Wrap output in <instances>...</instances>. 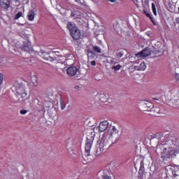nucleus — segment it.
I'll return each instance as SVG.
<instances>
[{
	"label": "nucleus",
	"instance_id": "39",
	"mask_svg": "<svg viewBox=\"0 0 179 179\" xmlns=\"http://www.w3.org/2000/svg\"><path fill=\"white\" fill-rule=\"evenodd\" d=\"M137 2H138V0H134L135 3H137Z\"/></svg>",
	"mask_w": 179,
	"mask_h": 179
},
{
	"label": "nucleus",
	"instance_id": "36",
	"mask_svg": "<svg viewBox=\"0 0 179 179\" xmlns=\"http://www.w3.org/2000/svg\"><path fill=\"white\" fill-rule=\"evenodd\" d=\"M109 2H112V3H115L117 2V0H108Z\"/></svg>",
	"mask_w": 179,
	"mask_h": 179
},
{
	"label": "nucleus",
	"instance_id": "4",
	"mask_svg": "<svg viewBox=\"0 0 179 179\" xmlns=\"http://www.w3.org/2000/svg\"><path fill=\"white\" fill-rule=\"evenodd\" d=\"M120 131L117 129V127L115 126H112L111 129L108 130V136L109 137V139H113V138H115V142L114 143L118 142V139H120V134H119Z\"/></svg>",
	"mask_w": 179,
	"mask_h": 179
},
{
	"label": "nucleus",
	"instance_id": "7",
	"mask_svg": "<svg viewBox=\"0 0 179 179\" xmlns=\"http://www.w3.org/2000/svg\"><path fill=\"white\" fill-rule=\"evenodd\" d=\"M93 145V140L87 138L85 143V154L87 156H90V149H92V146Z\"/></svg>",
	"mask_w": 179,
	"mask_h": 179
},
{
	"label": "nucleus",
	"instance_id": "5",
	"mask_svg": "<svg viewBox=\"0 0 179 179\" xmlns=\"http://www.w3.org/2000/svg\"><path fill=\"white\" fill-rule=\"evenodd\" d=\"M169 173H171L174 179H179V167L178 166H169L167 169Z\"/></svg>",
	"mask_w": 179,
	"mask_h": 179
},
{
	"label": "nucleus",
	"instance_id": "12",
	"mask_svg": "<svg viewBox=\"0 0 179 179\" xmlns=\"http://www.w3.org/2000/svg\"><path fill=\"white\" fill-rule=\"evenodd\" d=\"M42 58H43L45 61H50V62H52V61L55 60V59L53 57L50 56V54L45 52L42 53Z\"/></svg>",
	"mask_w": 179,
	"mask_h": 179
},
{
	"label": "nucleus",
	"instance_id": "27",
	"mask_svg": "<svg viewBox=\"0 0 179 179\" xmlns=\"http://www.w3.org/2000/svg\"><path fill=\"white\" fill-rule=\"evenodd\" d=\"M112 69H113V71H120V70L121 69V65L117 64V66H113L112 67Z\"/></svg>",
	"mask_w": 179,
	"mask_h": 179
},
{
	"label": "nucleus",
	"instance_id": "26",
	"mask_svg": "<svg viewBox=\"0 0 179 179\" xmlns=\"http://www.w3.org/2000/svg\"><path fill=\"white\" fill-rule=\"evenodd\" d=\"M93 50L95 52H99V54L101 52V49L98 46H93Z\"/></svg>",
	"mask_w": 179,
	"mask_h": 179
},
{
	"label": "nucleus",
	"instance_id": "22",
	"mask_svg": "<svg viewBox=\"0 0 179 179\" xmlns=\"http://www.w3.org/2000/svg\"><path fill=\"white\" fill-rule=\"evenodd\" d=\"M100 100L103 102L105 103V101H107V96L104 94H101L99 96Z\"/></svg>",
	"mask_w": 179,
	"mask_h": 179
},
{
	"label": "nucleus",
	"instance_id": "40",
	"mask_svg": "<svg viewBox=\"0 0 179 179\" xmlns=\"http://www.w3.org/2000/svg\"><path fill=\"white\" fill-rule=\"evenodd\" d=\"M178 152H179V147H178Z\"/></svg>",
	"mask_w": 179,
	"mask_h": 179
},
{
	"label": "nucleus",
	"instance_id": "8",
	"mask_svg": "<svg viewBox=\"0 0 179 179\" xmlns=\"http://www.w3.org/2000/svg\"><path fill=\"white\" fill-rule=\"evenodd\" d=\"M16 92L19 96H21L22 99H26L27 97V92L24 89V87L20 86L16 88Z\"/></svg>",
	"mask_w": 179,
	"mask_h": 179
},
{
	"label": "nucleus",
	"instance_id": "19",
	"mask_svg": "<svg viewBox=\"0 0 179 179\" xmlns=\"http://www.w3.org/2000/svg\"><path fill=\"white\" fill-rule=\"evenodd\" d=\"M143 104H144V107H147V108H150L153 107V103H152V102L148 101H144Z\"/></svg>",
	"mask_w": 179,
	"mask_h": 179
},
{
	"label": "nucleus",
	"instance_id": "2",
	"mask_svg": "<svg viewBox=\"0 0 179 179\" xmlns=\"http://www.w3.org/2000/svg\"><path fill=\"white\" fill-rule=\"evenodd\" d=\"M110 146H111V141H110V138L103 136L99 143V148L96 150V156L100 155L99 150V152H103L104 153L107 152L108 149H110Z\"/></svg>",
	"mask_w": 179,
	"mask_h": 179
},
{
	"label": "nucleus",
	"instance_id": "18",
	"mask_svg": "<svg viewBox=\"0 0 179 179\" xmlns=\"http://www.w3.org/2000/svg\"><path fill=\"white\" fill-rule=\"evenodd\" d=\"M137 69L138 71H145V69H146V64H145V62H141Z\"/></svg>",
	"mask_w": 179,
	"mask_h": 179
},
{
	"label": "nucleus",
	"instance_id": "28",
	"mask_svg": "<svg viewBox=\"0 0 179 179\" xmlns=\"http://www.w3.org/2000/svg\"><path fill=\"white\" fill-rule=\"evenodd\" d=\"M22 16H23V13H22V12H19L15 15V20H17V19H19L20 17H22Z\"/></svg>",
	"mask_w": 179,
	"mask_h": 179
},
{
	"label": "nucleus",
	"instance_id": "6",
	"mask_svg": "<svg viewBox=\"0 0 179 179\" xmlns=\"http://www.w3.org/2000/svg\"><path fill=\"white\" fill-rule=\"evenodd\" d=\"M152 54L150 48H145L141 52L136 54L137 58H145V57H149Z\"/></svg>",
	"mask_w": 179,
	"mask_h": 179
},
{
	"label": "nucleus",
	"instance_id": "31",
	"mask_svg": "<svg viewBox=\"0 0 179 179\" xmlns=\"http://www.w3.org/2000/svg\"><path fill=\"white\" fill-rule=\"evenodd\" d=\"M153 138H155L156 139H159L160 138V134L157 133L153 135Z\"/></svg>",
	"mask_w": 179,
	"mask_h": 179
},
{
	"label": "nucleus",
	"instance_id": "15",
	"mask_svg": "<svg viewBox=\"0 0 179 179\" xmlns=\"http://www.w3.org/2000/svg\"><path fill=\"white\" fill-rule=\"evenodd\" d=\"M30 79L32 85H34L35 87H37L38 86V78H37V76L36 75L31 76Z\"/></svg>",
	"mask_w": 179,
	"mask_h": 179
},
{
	"label": "nucleus",
	"instance_id": "10",
	"mask_svg": "<svg viewBox=\"0 0 179 179\" xmlns=\"http://www.w3.org/2000/svg\"><path fill=\"white\" fill-rule=\"evenodd\" d=\"M109 174H110V172L107 169L100 171L98 173V175L102 179H111L110 176H108Z\"/></svg>",
	"mask_w": 179,
	"mask_h": 179
},
{
	"label": "nucleus",
	"instance_id": "37",
	"mask_svg": "<svg viewBox=\"0 0 179 179\" xmlns=\"http://www.w3.org/2000/svg\"><path fill=\"white\" fill-rule=\"evenodd\" d=\"M14 51H15V52H19V49L16 50V49L14 48Z\"/></svg>",
	"mask_w": 179,
	"mask_h": 179
},
{
	"label": "nucleus",
	"instance_id": "21",
	"mask_svg": "<svg viewBox=\"0 0 179 179\" xmlns=\"http://www.w3.org/2000/svg\"><path fill=\"white\" fill-rule=\"evenodd\" d=\"M116 57L117 58H122V57H124V52L121 50H117Z\"/></svg>",
	"mask_w": 179,
	"mask_h": 179
},
{
	"label": "nucleus",
	"instance_id": "32",
	"mask_svg": "<svg viewBox=\"0 0 179 179\" xmlns=\"http://www.w3.org/2000/svg\"><path fill=\"white\" fill-rule=\"evenodd\" d=\"M21 37H24V38H27H27H29V36H27V34H21Z\"/></svg>",
	"mask_w": 179,
	"mask_h": 179
},
{
	"label": "nucleus",
	"instance_id": "38",
	"mask_svg": "<svg viewBox=\"0 0 179 179\" xmlns=\"http://www.w3.org/2000/svg\"><path fill=\"white\" fill-rule=\"evenodd\" d=\"M75 1L76 2H78V3L80 2V0H75Z\"/></svg>",
	"mask_w": 179,
	"mask_h": 179
},
{
	"label": "nucleus",
	"instance_id": "29",
	"mask_svg": "<svg viewBox=\"0 0 179 179\" xmlns=\"http://www.w3.org/2000/svg\"><path fill=\"white\" fill-rule=\"evenodd\" d=\"M60 106H61V110L65 109V102H64V100H60Z\"/></svg>",
	"mask_w": 179,
	"mask_h": 179
},
{
	"label": "nucleus",
	"instance_id": "23",
	"mask_svg": "<svg viewBox=\"0 0 179 179\" xmlns=\"http://www.w3.org/2000/svg\"><path fill=\"white\" fill-rule=\"evenodd\" d=\"M152 13L155 15V16H157V11L156 10V6L155 5L154 3H152Z\"/></svg>",
	"mask_w": 179,
	"mask_h": 179
},
{
	"label": "nucleus",
	"instance_id": "20",
	"mask_svg": "<svg viewBox=\"0 0 179 179\" xmlns=\"http://www.w3.org/2000/svg\"><path fill=\"white\" fill-rule=\"evenodd\" d=\"M152 111H153L154 114H160V108L157 106H154L152 108Z\"/></svg>",
	"mask_w": 179,
	"mask_h": 179
},
{
	"label": "nucleus",
	"instance_id": "34",
	"mask_svg": "<svg viewBox=\"0 0 179 179\" xmlns=\"http://www.w3.org/2000/svg\"><path fill=\"white\" fill-rule=\"evenodd\" d=\"M76 12H78V11L71 12V16H73V17L76 16Z\"/></svg>",
	"mask_w": 179,
	"mask_h": 179
},
{
	"label": "nucleus",
	"instance_id": "11",
	"mask_svg": "<svg viewBox=\"0 0 179 179\" xmlns=\"http://www.w3.org/2000/svg\"><path fill=\"white\" fill-rule=\"evenodd\" d=\"M108 128V122L107 120H104L100 122L99 125V131L100 132H104V131H106Z\"/></svg>",
	"mask_w": 179,
	"mask_h": 179
},
{
	"label": "nucleus",
	"instance_id": "13",
	"mask_svg": "<svg viewBox=\"0 0 179 179\" xmlns=\"http://www.w3.org/2000/svg\"><path fill=\"white\" fill-rule=\"evenodd\" d=\"M0 6L3 9H8L10 6L9 0H0Z\"/></svg>",
	"mask_w": 179,
	"mask_h": 179
},
{
	"label": "nucleus",
	"instance_id": "1",
	"mask_svg": "<svg viewBox=\"0 0 179 179\" xmlns=\"http://www.w3.org/2000/svg\"><path fill=\"white\" fill-rule=\"evenodd\" d=\"M176 143L177 138H176L162 143V146H165L161 152V159L164 162L174 159L178 155V145Z\"/></svg>",
	"mask_w": 179,
	"mask_h": 179
},
{
	"label": "nucleus",
	"instance_id": "24",
	"mask_svg": "<svg viewBox=\"0 0 179 179\" xmlns=\"http://www.w3.org/2000/svg\"><path fill=\"white\" fill-rule=\"evenodd\" d=\"M143 13H145V16H147V17H149L150 19V20H152V22H153V17H152L150 13H149L148 11H146L145 10H143Z\"/></svg>",
	"mask_w": 179,
	"mask_h": 179
},
{
	"label": "nucleus",
	"instance_id": "9",
	"mask_svg": "<svg viewBox=\"0 0 179 179\" xmlns=\"http://www.w3.org/2000/svg\"><path fill=\"white\" fill-rule=\"evenodd\" d=\"M66 73L69 76H75L78 73V68L76 66H71L66 69Z\"/></svg>",
	"mask_w": 179,
	"mask_h": 179
},
{
	"label": "nucleus",
	"instance_id": "30",
	"mask_svg": "<svg viewBox=\"0 0 179 179\" xmlns=\"http://www.w3.org/2000/svg\"><path fill=\"white\" fill-rule=\"evenodd\" d=\"M20 113L22 115H24L25 114L27 113V110H21L20 111Z\"/></svg>",
	"mask_w": 179,
	"mask_h": 179
},
{
	"label": "nucleus",
	"instance_id": "16",
	"mask_svg": "<svg viewBox=\"0 0 179 179\" xmlns=\"http://www.w3.org/2000/svg\"><path fill=\"white\" fill-rule=\"evenodd\" d=\"M138 173L139 174H141V176H143L145 173V164L143 160H141L140 162V168L138 170Z\"/></svg>",
	"mask_w": 179,
	"mask_h": 179
},
{
	"label": "nucleus",
	"instance_id": "17",
	"mask_svg": "<svg viewBox=\"0 0 179 179\" xmlns=\"http://www.w3.org/2000/svg\"><path fill=\"white\" fill-rule=\"evenodd\" d=\"M31 45V43H30L29 41H27V43H24L23 47H22V50L24 51H26L27 52H29V51H30V47Z\"/></svg>",
	"mask_w": 179,
	"mask_h": 179
},
{
	"label": "nucleus",
	"instance_id": "14",
	"mask_svg": "<svg viewBox=\"0 0 179 179\" xmlns=\"http://www.w3.org/2000/svg\"><path fill=\"white\" fill-rule=\"evenodd\" d=\"M34 17H36V13L33 10H30L27 15L28 20L33 22L34 20Z\"/></svg>",
	"mask_w": 179,
	"mask_h": 179
},
{
	"label": "nucleus",
	"instance_id": "3",
	"mask_svg": "<svg viewBox=\"0 0 179 179\" xmlns=\"http://www.w3.org/2000/svg\"><path fill=\"white\" fill-rule=\"evenodd\" d=\"M66 28L69 30L70 34L73 40H79V38H80V29L76 27L75 23L73 22H69L67 23Z\"/></svg>",
	"mask_w": 179,
	"mask_h": 179
},
{
	"label": "nucleus",
	"instance_id": "33",
	"mask_svg": "<svg viewBox=\"0 0 179 179\" xmlns=\"http://www.w3.org/2000/svg\"><path fill=\"white\" fill-rule=\"evenodd\" d=\"M91 65H92V66H96V61H94V60L92 61Z\"/></svg>",
	"mask_w": 179,
	"mask_h": 179
},
{
	"label": "nucleus",
	"instance_id": "25",
	"mask_svg": "<svg viewBox=\"0 0 179 179\" xmlns=\"http://www.w3.org/2000/svg\"><path fill=\"white\" fill-rule=\"evenodd\" d=\"M109 64H110V65H115V64H117V59L111 57L109 60Z\"/></svg>",
	"mask_w": 179,
	"mask_h": 179
},
{
	"label": "nucleus",
	"instance_id": "35",
	"mask_svg": "<svg viewBox=\"0 0 179 179\" xmlns=\"http://www.w3.org/2000/svg\"><path fill=\"white\" fill-rule=\"evenodd\" d=\"M175 78H176V79L177 80H179V73H176V74L175 75Z\"/></svg>",
	"mask_w": 179,
	"mask_h": 179
}]
</instances>
